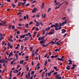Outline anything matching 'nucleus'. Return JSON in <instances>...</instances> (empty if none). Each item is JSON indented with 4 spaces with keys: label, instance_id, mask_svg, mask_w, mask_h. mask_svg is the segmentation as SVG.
Listing matches in <instances>:
<instances>
[{
    "label": "nucleus",
    "instance_id": "f257e3e1",
    "mask_svg": "<svg viewBox=\"0 0 79 79\" xmlns=\"http://www.w3.org/2000/svg\"><path fill=\"white\" fill-rule=\"evenodd\" d=\"M64 56H62L60 58H57L56 59V60H59V61H64V59H63L64 58Z\"/></svg>",
    "mask_w": 79,
    "mask_h": 79
},
{
    "label": "nucleus",
    "instance_id": "f03ea898",
    "mask_svg": "<svg viewBox=\"0 0 79 79\" xmlns=\"http://www.w3.org/2000/svg\"><path fill=\"white\" fill-rule=\"evenodd\" d=\"M51 32H49L48 33V34H53L54 33V32H55V30L52 29L50 30Z\"/></svg>",
    "mask_w": 79,
    "mask_h": 79
},
{
    "label": "nucleus",
    "instance_id": "7ed1b4c3",
    "mask_svg": "<svg viewBox=\"0 0 79 79\" xmlns=\"http://www.w3.org/2000/svg\"><path fill=\"white\" fill-rule=\"evenodd\" d=\"M35 23H36V27H38V26H39V25H40V23H39V22L36 21Z\"/></svg>",
    "mask_w": 79,
    "mask_h": 79
},
{
    "label": "nucleus",
    "instance_id": "20e7f679",
    "mask_svg": "<svg viewBox=\"0 0 79 79\" xmlns=\"http://www.w3.org/2000/svg\"><path fill=\"white\" fill-rule=\"evenodd\" d=\"M37 10H38V9L36 8H35L33 10H32V12L33 13H35V11H36Z\"/></svg>",
    "mask_w": 79,
    "mask_h": 79
},
{
    "label": "nucleus",
    "instance_id": "39448f33",
    "mask_svg": "<svg viewBox=\"0 0 79 79\" xmlns=\"http://www.w3.org/2000/svg\"><path fill=\"white\" fill-rule=\"evenodd\" d=\"M13 56V52H11L9 53L8 58H10V56Z\"/></svg>",
    "mask_w": 79,
    "mask_h": 79
},
{
    "label": "nucleus",
    "instance_id": "423d86ee",
    "mask_svg": "<svg viewBox=\"0 0 79 79\" xmlns=\"http://www.w3.org/2000/svg\"><path fill=\"white\" fill-rule=\"evenodd\" d=\"M61 5H62V4H59V5H58V6H56L55 8V10H56V9H58V8H60V6H61Z\"/></svg>",
    "mask_w": 79,
    "mask_h": 79
},
{
    "label": "nucleus",
    "instance_id": "0eeeda50",
    "mask_svg": "<svg viewBox=\"0 0 79 79\" xmlns=\"http://www.w3.org/2000/svg\"><path fill=\"white\" fill-rule=\"evenodd\" d=\"M45 8V6H44V2H43L41 6V9H44Z\"/></svg>",
    "mask_w": 79,
    "mask_h": 79
},
{
    "label": "nucleus",
    "instance_id": "6e6552de",
    "mask_svg": "<svg viewBox=\"0 0 79 79\" xmlns=\"http://www.w3.org/2000/svg\"><path fill=\"white\" fill-rule=\"evenodd\" d=\"M55 77L57 79H61V77L58 76H56Z\"/></svg>",
    "mask_w": 79,
    "mask_h": 79
},
{
    "label": "nucleus",
    "instance_id": "1a4fd4ad",
    "mask_svg": "<svg viewBox=\"0 0 79 79\" xmlns=\"http://www.w3.org/2000/svg\"><path fill=\"white\" fill-rule=\"evenodd\" d=\"M25 36H26V35H24L22 36L21 35L19 39H22V38H24L25 37Z\"/></svg>",
    "mask_w": 79,
    "mask_h": 79
},
{
    "label": "nucleus",
    "instance_id": "9d476101",
    "mask_svg": "<svg viewBox=\"0 0 79 79\" xmlns=\"http://www.w3.org/2000/svg\"><path fill=\"white\" fill-rule=\"evenodd\" d=\"M56 28H55V30L56 31H57V30H60V29H61V27H59V28H58L57 27H56Z\"/></svg>",
    "mask_w": 79,
    "mask_h": 79
},
{
    "label": "nucleus",
    "instance_id": "9b49d317",
    "mask_svg": "<svg viewBox=\"0 0 79 79\" xmlns=\"http://www.w3.org/2000/svg\"><path fill=\"white\" fill-rule=\"evenodd\" d=\"M53 68L54 69H55L56 71H58L59 70V69H57V67H54Z\"/></svg>",
    "mask_w": 79,
    "mask_h": 79
},
{
    "label": "nucleus",
    "instance_id": "f8f14e48",
    "mask_svg": "<svg viewBox=\"0 0 79 79\" xmlns=\"http://www.w3.org/2000/svg\"><path fill=\"white\" fill-rule=\"evenodd\" d=\"M53 40H54V39L53 40H52V41H51L49 43V44H55V42L53 41Z\"/></svg>",
    "mask_w": 79,
    "mask_h": 79
},
{
    "label": "nucleus",
    "instance_id": "ddd939ff",
    "mask_svg": "<svg viewBox=\"0 0 79 79\" xmlns=\"http://www.w3.org/2000/svg\"><path fill=\"white\" fill-rule=\"evenodd\" d=\"M53 27H56V26L55 25L52 24L51 26V28Z\"/></svg>",
    "mask_w": 79,
    "mask_h": 79
},
{
    "label": "nucleus",
    "instance_id": "4468645a",
    "mask_svg": "<svg viewBox=\"0 0 79 79\" xmlns=\"http://www.w3.org/2000/svg\"><path fill=\"white\" fill-rule=\"evenodd\" d=\"M62 34H64V32H66V30L64 29H62Z\"/></svg>",
    "mask_w": 79,
    "mask_h": 79
},
{
    "label": "nucleus",
    "instance_id": "2eb2a0df",
    "mask_svg": "<svg viewBox=\"0 0 79 79\" xmlns=\"http://www.w3.org/2000/svg\"><path fill=\"white\" fill-rule=\"evenodd\" d=\"M21 4L23 5H23H25V4H26V2H21Z\"/></svg>",
    "mask_w": 79,
    "mask_h": 79
},
{
    "label": "nucleus",
    "instance_id": "dca6fc26",
    "mask_svg": "<svg viewBox=\"0 0 79 79\" xmlns=\"http://www.w3.org/2000/svg\"><path fill=\"white\" fill-rule=\"evenodd\" d=\"M50 27H49L48 28H46L45 29V31H48V30H50Z\"/></svg>",
    "mask_w": 79,
    "mask_h": 79
},
{
    "label": "nucleus",
    "instance_id": "f3484780",
    "mask_svg": "<svg viewBox=\"0 0 79 79\" xmlns=\"http://www.w3.org/2000/svg\"><path fill=\"white\" fill-rule=\"evenodd\" d=\"M67 21H68V20H65V22H62V24H66V23H67Z\"/></svg>",
    "mask_w": 79,
    "mask_h": 79
},
{
    "label": "nucleus",
    "instance_id": "a211bd4d",
    "mask_svg": "<svg viewBox=\"0 0 79 79\" xmlns=\"http://www.w3.org/2000/svg\"><path fill=\"white\" fill-rule=\"evenodd\" d=\"M29 24H25V26L26 27H27V28H29V27H28Z\"/></svg>",
    "mask_w": 79,
    "mask_h": 79
},
{
    "label": "nucleus",
    "instance_id": "6ab92c4d",
    "mask_svg": "<svg viewBox=\"0 0 79 79\" xmlns=\"http://www.w3.org/2000/svg\"><path fill=\"white\" fill-rule=\"evenodd\" d=\"M8 60H4V62H5V63H6V64H7V63H8Z\"/></svg>",
    "mask_w": 79,
    "mask_h": 79
},
{
    "label": "nucleus",
    "instance_id": "aec40b11",
    "mask_svg": "<svg viewBox=\"0 0 79 79\" xmlns=\"http://www.w3.org/2000/svg\"><path fill=\"white\" fill-rule=\"evenodd\" d=\"M0 41H1L2 39H4V37H3V36H0Z\"/></svg>",
    "mask_w": 79,
    "mask_h": 79
},
{
    "label": "nucleus",
    "instance_id": "412c9836",
    "mask_svg": "<svg viewBox=\"0 0 79 79\" xmlns=\"http://www.w3.org/2000/svg\"><path fill=\"white\" fill-rule=\"evenodd\" d=\"M23 62H24V61L23 60H20V64H22L23 63Z\"/></svg>",
    "mask_w": 79,
    "mask_h": 79
},
{
    "label": "nucleus",
    "instance_id": "4be33fe9",
    "mask_svg": "<svg viewBox=\"0 0 79 79\" xmlns=\"http://www.w3.org/2000/svg\"><path fill=\"white\" fill-rule=\"evenodd\" d=\"M43 35H44V34H45V31L44 30H43Z\"/></svg>",
    "mask_w": 79,
    "mask_h": 79
},
{
    "label": "nucleus",
    "instance_id": "5701e85b",
    "mask_svg": "<svg viewBox=\"0 0 79 79\" xmlns=\"http://www.w3.org/2000/svg\"><path fill=\"white\" fill-rule=\"evenodd\" d=\"M15 56H16V58L17 59V60H18V54H15Z\"/></svg>",
    "mask_w": 79,
    "mask_h": 79
},
{
    "label": "nucleus",
    "instance_id": "b1692460",
    "mask_svg": "<svg viewBox=\"0 0 79 79\" xmlns=\"http://www.w3.org/2000/svg\"><path fill=\"white\" fill-rule=\"evenodd\" d=\"M44 41H41L40 42V44H44Z\"/></svg>",
    "mask_w": 79,
    "mask_h": 79
},
{
    "label": "nucleus",
    "instance_id": "393cba45",
    "mask_svg": "<svg viewBox=\"0 0 79 79\" xmlns=\"http://www.w3.org/2000/svg\"><path fill=\"white\" fill-rule=\"evenodd\" d=\"M8 40H9V41H10V42H13V40L11 39H9Z\"/></svg>",
    "mask_w": 79,
    "mask_h": 79
},
{
    "label": "nucleus",
    "instance_id": "a878e982",
    "mask_svg": "<svg viewBox=\"0 0 79 79\" xmlns=\"http://www.w3.org/2000/svg\"><path fill=\"white\" fill-rule=\"evenodd\" d=\"M13 58H9L8 59H7V60H8V61H10V60H13Z\"/></svg>",
    "mask_w": 79,
    "mask_h": 79
},
{
    "label": "nucleus",
    "instance_id": "bb28decb",
    "mask_svg": "<svg viewBox=\"0 0 79 79\" xmlns=\"http://www.w3.org/2000/svg\"><path fill=\"white\" fill-rule=\"evenodd\" d=\"M23 48L24 47L22 45L21 47V49L22 51L23 50Z\"/></svg>",
    "mask_w": 79,
    "mask_h": 79
},
{
    "label": "nucleus",
    "instance_id": "cd10ccee",
    "mask_svg": "<svg viewBox=\"0 0 79 79\" xmlns=\"http://www.w3.org/2000/svg\"><path fill=\"white\" fill-rule=\"evenodd\" d=\"M35 31H39V29L38 27H36L35 29Z\"/></svg>",
    "mask_w": 79,
    "mask_h": 79
},
{
    "label": "nucleus",
    "instance_id": "c85d7f7f",
    "mask_svg": "<svg viewBox=\"0 0 79 79\" xmlns=\"http://www.w3.org/2000/svg\"><path fill=\"white\" fill-rule=\"evenodd\" d=\"M40 16V15H39V13L37 14L36 15V17H37V18H38Z\"/></svg>",
    "mask_w": 79,
    "mask_h": 79
},
{
    "label": "nucleus",
    "instance_id": "c756f323",
    "mask_svg": "<svg viewBox=\"0 0 79 79\" xmlns=\"http://www.w3.org/2000/svg\"><path fill=\"white\" fill-rule=\"evenodd\" d=\"M44 74H45V72H43V73L42 74V77H43V78L44 77Z\"/></svg>",
    "mask_w": 79,
    "mask_h": 79
},
{
    "label": "nucleus",
    "instance_id": "7c9ffc66",
    "mask_svg": "<svg viewBox=\"0 0 79 79\" xmlns=\"http://www.w3.org/2000/svg\"><path fill=\"white\" fill-rule=\"evenodd\" d=\"M28 77H30V74H31V73H29V72H28Z\"/></svg>",
    "mask_w": 79,
    "mask_h": 79
},
{
    "label": "nucleus",
    "instance_id": "2f4dec72",
    "mask_svg": "<svg viewBox=\"0 0 79 79\" xmlns=\"http://www.w3.org/2000/svg\"><path fill=\"white\" fill-rule=\"evenodd\" d=\"M60 3V2H56V3H55L56 4H55V5H57Z\"/></svg>",
    "mask_w": 79,
    "mask_h": 79
},
{
    "label": "nucleus",
    "instance_id": "473e14b6",
    "mask_svg": "<svg viewBox=\"0 0 79 79\" xmlns=\"http://www.w3.org/2000/svg\"><path fill=\"white\" fill-rule=\"evenodd\" d=\"M6 47H5L2 52H5V51H6Z\"/></svg>",
    "mask_w": 79,
    "mask_h": 79
},
{
    "label": "nucleus",
    "instance_id": "72a5a7b5",
    "mask_svg": "<svg viewBox=\"0 0 79 79\" xmlns=\"http://www.w3.org/2000/svg\"><path fill=\"white\" fill-rule=\"evenodd\" d=\"M0 35H1V36H3L2 37H5V34H0Z\"/></svg>",
    "mask_w": 79,
    "mask_h": 79
},
{
    "label": "nucleus",
    "instance_id": "f704fd0d",
    "mask_svg": "<svg viewBox=\"0 0 79 79\" xmlns=\"http://www.w3.org/2000/svg\"><path fill=\"white\" fill-rule=\"evenodd\" d=\"M51 10V8H49L47 12L48 13Z\"/></svg>",
    "mask_w": 79,
    "mask_h": 79
},
{
    "label": "nucleus",
    "instance_id": "c9c22d12",
    "mask_svg": "<svg viewBox=\"0 0 79 79\" xmlns=\"http://www.w3.org/2000/svg\"><path fill=\"white\" fill-rule=\"evenodd\" d=\"M12 26H11V25H10L9 26V27H8V29H10V28H11V27Z\"/></svg>",
    "mask_w": 79,
    "mask_h": 79
},
{
    "label": "nucleus",
    "instance_id": "e433bc0d",
    "mask_svg": "<svg viewBox=\"0 0 79 79\" xmlns=\"http://www.w3.org/2000/svg\"><path fill=\"white\" fill-rule=\"evenodd\" d=\"M28 35H29V37L31 36V33H30L29 32L28 33Z\"/></svg>",
    "mask_w": 79,
    "mask_h": 79
},
{
    "label": "nucleus",
    "instance_id": "4c0bfd02",
    "mask_svg": "<svg viewBox=\"0 0 79 79\" xmlns=\"http://www.w3.org/2000/svg\"><path fill=\"white\" fill-rule=\"evenodd\" d=\"M66 19V17H64L62 18V20H64V19Z\"/></svg>",
    "mask_w": 79,
    "mask_h": 79
},
{
    "label": "nucleus",
    "instance_id": "58836bf2",
    "mask_svg": "<svg viewBox=\"0 0 79 79\" xmlns=\"http://www.w3.org/2000/svg\"><path fill=\"white\" fill-rule=\"evenodd\" d=\"M20 74H21V72H19L17 74V76H18L20 75Z\"/></svg>",
    "mask_w": 79,
    "mask_h": 79
},
{
    "label": "nucleus",
    "instance_id": "ea45409f",
    "mask_svg": "<svg viewBox=\"0 0 79 79\" xmlns=\"http://www.w3.org/2000/svg\"><path fill=\"white\" fill-rule=\"evenodd\" d=\"M44 38H45V37L43 36L41 38V40H44Z\"/></svg>",
    "mask_w": 79,
    "mask_h": 79
},
{
    "label": "nucleus",
    "instance_id": "a19ab883",
    "mask_svg": "<svg viewBox=\"0 0 79 79\" xmlns=\"http://www.w3.org/2000/svg\"><path fill=\"white\" fill-rule=\"evenodd\" d=\"M24 32L25 33H27V31L26 29H25L24 30Z\"/></svg>",
    "mask_w": 79,
    "mask_h": 79
},
{
    "label": "nucleus",
    "instance_id": "79ce46f5",
    "mask_svg": "<svg viewBox=\"0 0 79 79\" xmlns=\"http://www.w3.org/2000/svg\"><path fill=\"white\" fill-rule=\"evenodd\" d=\"M48 76H50V75H51V73L50 72L48 73Z\"/></svg>",
    "mask_w": 79,
    "mask_h": 79
},
{
    "label": "nucleus",
    "instance_id": "37998d69",
    "mask_svg": "<svg viewBox=\"0 0 79 79\" xmlns=\"http://www.w3.org/2000/svg\"><path fill=\"white\" fill-rule=\"evenodd\" d=\"M53 74L54 75H55L56 76V74H57V72L54 73H53Z\"/></svg>",
    "mask_w": 79,
    "mask_h": 79
},
{
    "label": "nucleus",
    "instance_id": "c03bdc74",
    "mask_svg": "<svg viewBox=\"0 0 79 79\" xmlns=\"http://www.w3.org/2000/svg\"><path fill=\"white\" fill-rule=\"evenodd\" d=\"M47 64V61L46 60L44 64V66H45Z\"/></svg>",
    "mask_w": 79,
    "mask_h": 79
},
{
    "label": "nucleus",
    "instance_id": "a18cd8bd",
    "mask_svg": "<svg viewBox=\"0 0 79 79\" xmlns=\"http://www.w3.org/2000/svg\"><path fill=\"white\" fill-rule=\"evenodd\" d=\"M23 74H24V72H22V73L21 74V76H20L21 77H22V76H23Z\"/></svg>",
    "mask_w": 79,
    "mask_h": 79
},
{
    "label": "nucleus",
    "instance_id": "49530a36",
    "mask_svg": "<svg viewBox=\"0 0 79 79\" xmlns=\"http://www.w3.org/2000/svg\"><path fill=\"white\" fill-rule=\"evenodd\" d=\"M20 14H22V13L21 12H19L17 14V15H19Z\"/></svg>",
    "mask_w": 79,
    "mask_h": 79
},
{
    "label": "nucleus",
    "instance_id": "de8ad7c7",
    "mask_svg": "<svg viewBox=\"0 0 79 79\" xmlns=\"http://www.w3.org/2000/svg\"><path fill=\"white\" fill-rule=\"evenodd\" d=\"M48 62H51L52 61V60H51L50 59H48Z\"/></svg>",
    "mask_w": 79,
    "mask_h": 79
},
{
    "label": "nucleus",
    "instance_id": "09e8293b",
    "mask_svg": "<svg viewBox=\"0 0 79 79\" xmlns=\"http://www.w3.org/2000/svg\"><path fill=\"white\" fill-rule=\"evenodd\" d=\"M10 44H10V43H8L7 45H8V47H10V45H10Z\"/></svg>",
    "mask_w": 79,
    "mask_h": 79
},
{
    "label": "nucleus",
    "instance_id": "8fccbe9b",
    "mask_svg": "<svg viewBox=\"0 0 79 79\" xmlns=\"http://www.w3.org/2000/svg\"><path fill=\"white\" fill-rule=\"evenodd\" d=\"M32 23H33V22H32V21H31V22H30L29 23V25H31L32 24Z\"/></svg>",
    "mask_w": 79,
    "mask_h": 79
},
{
    "label": "nucleus",
    "instance_id": "3c124183",
    "mask_svg": "<svg viewBox=\"0 0 79 79\" xmlns=\"http://www.w3.org/2000/svg\"><path fill=\"white\" fill-rule=\"evenodd\" d=\"M38 40H41V37H40L38 38Z\"/></svg>",
    "mask_w": 79,
    "mask_h": 79
},
{
    "label": "nucleus",
    "instance_id": "603ef678",
    "mask_svg": "<svg viewBox=\"0 0 79 79\" xmlns=\"http://www.w3.org/2000/svg\"><path fill=\"white\" fill-rule=\"evenodd\" d=\"M26 69L27 71H29V67H27L26 68Z\"/></svg>",
    "mask_w": 79,
    "mask_h": 79
},
{
    "label": "nucleus",
    "instance_id": "864d4df0",
    "mask_svg": "<svg viewBox=\"0 0 79 79\" xmlns=\"http://www.w3.org/2000/svg\"><path fill=\"white\" fill-rule=\"evenodd\" d=\"M30 5V4L29 3L25 5V6H28Z\"/></svg>",
    "mask_w": 79,
    "mask_h": 79
},
{
    "label": "nucleus",
    "instance_id": "5fc2aeb1",
    "mask_svg": "<svg viewBox=\"0 0 79 79\" xmlns=\"http://www.w3.org/2000/svg\"><path fill=\"white\" fill-rule=\"evenodd\" d=\"M36 2V0H35L33 1L32 2V3H35Z\"/></svg>",
    "mask_w": 79,
    "mask_h": 79
},
{
    "label": "nucleus",
    "instance_id": "6e6d98bb",
    "mask_svg": "<svg viewBox=\"0 0 79 79\" xmlns=\"http://www.w3.org/2000/svg\"><path fill=\"white\" fill-rule=\"evenodd\" d=\"M54 57H55V56H51V58H52L53 59L54 58Z\"/></svg>",
    "mask_w": 79,
    "mask_h": 79
},
{
    "label": "nucleus",
    "instance_id": "4d7b16f0",
    "mask_svg": "<svg viewBox=\"0 0 79 79\" xmlns=\"http://www.w3.org/2000/svg\"><path fill=\"white\" fill-rule=\"evenodd\" d=\"M23 18L22 19H19V21H23Z\"/></svg>",
    "mask_w": 79,
    "mask_h": 79
},
{
    "label": "nucleus",
    "instance_id": "13d9d810",
    "mask_svg": "<svg viewBox=\"0 0 79 79\" xmlns=\"http://www.w3.org/2000/svg\"><path fill=\"white\" fill-rule=\"evenodd\" d=\"M3 61V60H2V59L0 60V63H1Z\"/></svg>",
    "mask_w": 79,
    "mask_h": 79
},
{
    "label": "nucleus",
    "instance_id": "bf43d9fd",
    "mask_svg": "<svg viewBox=\"0 0 79 79\" xmlns=\"http://www.w3.org/2000/svg\"><path fill=\"white\" fill-rule=\"evenodd\" d=\"M54 57L55 58H57V57H58V55H56V56H54Z\"/></svg>",
    "mask_w": 79,
    "mask_h": 79
},
{
    "label": "nucleus",
    "instance_id": "052dcab7",
    "mask_svg": "<svg viewBox=\"0 0 79 79\" xmlns=\"http://www.w3.org/2000/svg\"><path fill=\"white\" fill-rule=\"evenodd\" d=\"M66 69H68V70H70V68H69V67H66Z\"/></svg>",
    "mask_w": 79,
    "mask_h": 79
},
{
    "label": "nucleus",
    "instance_id": "680f3d73",
    "mask_svg": "<svg viewBox=\"0 0 79 79\" xmlns=\"http://www.w3.org/2000/svg\"><path fill=\"white\" fill-rule=\"evenodd\" d=\"M55 25L57 27V26H58V23H55Z\"/></svg>",
    "mask_w": 79,
    "mask_h": 79
},
{
    "label": "nucleus",
    "instance_id": "e2e57ef3",
    "mask_svg": "<svg viewBox=\"0 0 79 79\" xmlns=\"http://www.w3.org/2000/svg\"><path fill=\"white\" fill-rule=\"evenodd\" d=\"M31 55L32 56V57H33V56H34L35 55L34 54V53H32V54H31Z\"/></svg>",
    "mask_w": 79,
    "mask_h": 79
},
{
    "label": "nucleus",
    "instance_id": "0e129e2a",
    "mask_svg": "<svg viewBox=\"0 0 79 79\" xmlns=\"http://www.w3.org/2000/svg\"><path fill=\"white\" fill-rule=\"evenodd\" d=\"M12 6H13V7H15V5H14L13 4H12Z\"/></svg>",
    "mask_w": 79,
    "mask_h": 79
},
{
    "label": "nucleus",
    "instance_id": "69168bd1",
    "mask_svg": "<svg viewBox=\"0 0 79 79\" xmlns=\"http://www.w3.org/2000/svg\"><path fill=\"white\" fill-rule=\"evenodd\" d=\"M21 2H19L18 4V6H19L20 5V4H21Z\"/></svg>",
    "mask_w": 79,
    "mask_h": 79
},
{
    "label": "nucleus",
    "instance_id": "338daca9",
    "mask_svg": "<svg viewBox=\"0 0 79 79\" xmlns=\"http://www.w3.org/2000/svg\"><path fill=\"white\" fill-rule=\"evenodd\" d=\"M33 79V75L29 79Z\"/></svg>",
    "mask_w": 79,
    "mask_h": 79
},
{
    "label": "nucleus",
    "instance_id": "774afa93",
    "mask_svg": "<svg viewBox=\"0 0 79 79\" xmlns=\"http://www.w3.org/2000/svg\"><path fill=\"white\" fill-rule=\"evenodd\" d=\"M34 71H31V74H32H32H34Z\"/></svg>",
    "mask_w": 79,
    "mask_h": 79
}]
</instances>
